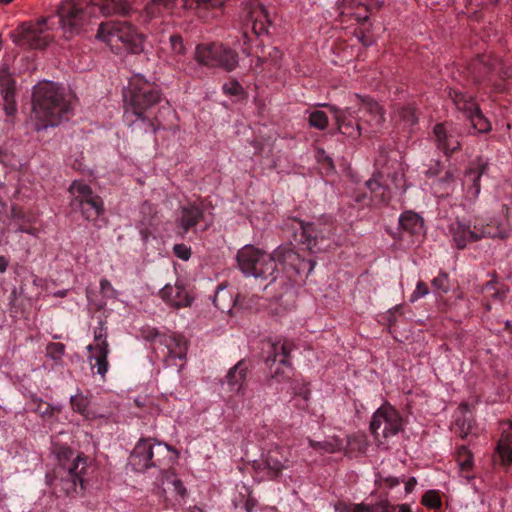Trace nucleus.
I'll list each match as a JSON object with an SVG mask.
<instances>
[{"label": "nucleus", "instance_id": "f257e3e1", "mask_svg": "<svg viewBox=\"0 0 512 512\" xmlns=\"http://www.w3.org/2000/svg\"><path fill=\"white\" fill-rule=\"evenodd\" d=\"M137 0H104L101 5L87 0H65L58 8L59 22L66 38L79 34L92 17L126 15L135 10Z\"/></svg>", "mask_w": 512, "mask_h": 512}, {"label": "nucleus", "instance_id": "f03ea898", "mask_svg": "<svg viewBox=\"0 0 512 512\" xmlns=\"http://www.w3.org/2000/svg\"><path fill=\"white\" fill-rule=\"evenodd\" d=\"M71 100L72 96L65 94L55 83H38L33 91L31 118L35 121L34 129L39 132L49 126H57L62 119H67L72 110Z\"/></svg>", "mask_w": 512, "mask_h": 512}, {"label": "nucleus", "instance_id": "7ed1b4c3", "mask_svg": "<svg viewBox=\"0 0 512 512\" xmlns=\"http://www.w3.org/2000/svg\"><path fill=\"white\" fill-rule=\"evenodd\" d=\"M161 100L159 88L141 76L131 79L129 85V96L125 99L124 121L129 127L138 126L144 132H156L157 126L145 112Z\"/></svg>", "mask_w": 512, "mask_h": 512}, {"label": "nucleus", "instance_id": "20e7f679", "mask_svg": "<svg viewBox=\"0 0 512 512\" xmlns=\"http://www.w3.org/2000/svg\"><path fill=\"white\" fill-rule=\"evenodd\" d=\"M377 174L365 184L370 190V199L374 204L384 203L390 199V191L382 182L386 177L398 185L404 175L402 156L397 150L381 151L375 161Z\"/></svg>", "mask_w": 512, "mask_h": 512}, {"label": "nucleus", "instance_id": "39448f33", "mask_svg": "<svg viewBox=\"0 0 512 512\" xmlns=\"http://www.w3.org/2000/svg\"><path fill=\"white\" fill-rule=\"evenodd\" d=\"M55 455L58 461L55 474L59 477L61 491L66 496H72L77 493L78 486L84 490V475L88 468V458L82 453H75L68 446L56 448Z\"/></svg>", "mask_w": 512, "mask_h": 512}, {"label": "nucleus", "instance_id": "423d86ee", "mask_svg": "<svg viewBox=\"0 0 512 512\" xmlns=\"http://www.w3.org/2000/svg\"><path fill=\"white\" fill-rule=\"evenodd\" d=\"M240 271L248 277L274 282L279 275L273 252L268 253L252 244L244 245L236 255Z\"/></svg>", "mask_w": 512, "mask_h": 512}, {"label": "nucleus", "instance_id": "0eeeda50", "mask_svg": "<svg viewBox=\"0 0 512 512\" xmlns=\"http://www.w3.org/2000/svg\"><path fill=\"white\" fill-rule=\"evenodd\" d=\"M96 37L116 52L124 49L129 53L137 54L143 50V35L127 22L102 23Z\"/></svg>", "mask_w": 512, "mask_h": 512}, {"label": "nucleus", "instance_id": "6e6552de", "mask_svg": "<svg viewBox=\"0 0 512 512\" xmlns=\"http://www.w3.org/2000/svg\"><path fill=\"white\" fill-rule=\"evenodd\" d=\"M170 452L178 456V452L167 444L151 438L140 439L130 455V464L135 471L139 472L151 467H160L165 464V459Z\"/></svg>", "mask_w": 512, "mask_h": 512}, {"label": "nucleus", "instance_id": "1a4fd4ad", "mask_svg": "<svg viewBox=\"0 0 512 512\" xmlns=\"http://www.w3.org/2000/svg\"><path fill=\"white\" fill-rule=\"evenodd\" d=\"M195 60L204 66L222 68L227 72L238 66V54L221 43H202L196 46Z\"/></svg>", "mask_w": 512, "mask_h": 512}, {"label": "nucleus", "instance_id": "9d476101", "mask_svg": "<svg viewBox=\"0 0 512 512\" xmlns=\"http://www.w3.org/2000/svg\"><path fill=\"white\" fill-rule=\"evenodd\" d=\"M274 261L280 264L290 278H307L315 267L314 259L302 258L292 247L280 245L273 251Z\"/></svg>", "mask_w": 512, "mask_h": 512}, {"label": "nucleus", "instance_id": "9b49d317", "mask_svg": "<svg viewBox=\"0 0 512 512\" xmlns=\"http://www.w3.org/2000/svg\"><path fill=\"white\" fill-rule=\"evenodd\" d=\"M16 45L32 49H42L52 40L47 32V19L35 23L21 24L11 35Z\"/></svg>", "mask_w": 512, "mask_h": 512}, {"label": "nucleus", "instance_id": "f8f14e48", "mask_svg": "<svg viewBox=\"0 0 512 512\" xmlns=\"http://www.w3.org/2000/svg\"><path fill=\"white\" fill-rule=\"evenodd\" d=\"M302 243L311 253H318L329 248L326 243L333 235V222L329 218H323L317 222L302 223Z\"/></svg>", "mask_w": 512, "mask_h": 512}, {"label": "nucleus", "instance_id": "ddd939ff", "mask_svg": "<svg viewBox=\"0 0 512 512\" xmlns=\"http://www.w3.org/2000/svg\"><path fill=\"white\" fill-rule=\"evenodd\" d=\"M403 427L402 417L389 403H384L373 414L370 429L379 437L387 439L398 434Z\"/></svg>", "mask_w": 512, "mask_h": 512}, {"label": "nucleus", "instance_id": "4468645a", "mask_svg": "<svg viewBox=\"0 0 512 512\" xmlns=\"http://www.w3.org/2000/svg\"><path fill=\"white\" fill-rule=\"evenodd\" d=\"M354 106L358 107L356 128L359 134L375 132L383 123L382 109L374 100L357 95L354 97Z\"/></svg>", "mask_w": 512, "mask_h": 512}, {"label": "nucleus", "instance_id": "2eb2a0df", "mask_svg": "<svg viewBox=\"0 0 512 512\" xmlns=\"http://www.w3.org/2000/svg\"><path fill=\"white\" fill-rule=\"evenodd\" d=\"M487 162L478 158L470 164L461 179L462 200L460 205L466 208L473 204L480 194V179L486 172Z\"/></svg>", "mask_w": 512, "mask_h": 512}, {"label": "nucleus", "instance_id": "dca6fc26", "mask_svg": "<svg viewBox=\"0 0 512 512\" xmlns=\"http://www.w3.org/2000/svg\"><path fill=\"white\" fill-rule=\"evenodd\" d=\"M456 108L462 111L470 120L472 128L477 133H487L491 130V124L480 111L477 103L471 96L459 91L450 93Z\"/></svg>", "mask_w": 512, "mask_h": 512}, {"label": "nucleus", "instance_id": "f3484780", "mask_svg": "<svg viewBox=\"0 0 512 512\" xmlns=\"http://www.w3.org/2000/svg\"><path fill=\"white\" fill-rule=\"evenodd\" d=\"M449 232L459 249H463L468 243L478 241L484 237L504 236L502 231L493 233L486 227H478L476 225L472 228L470 223H465L458 219L450 224Z\"/></svg>", "mask_w": 512, "mask_h": 512}, {"label": "nucleus", "instance_id": "a211bd4d", "mask_svg": "<svg viewBox=\"0 0 512 512\" xmlns=\"http://www.w3.org/2000/svg\"><path fill=\"white\" fill-rule=\"evenodd\" d=\"M293 349V344L287 340H277L271 344L267 362L278 363L280 367L275 369L273 378L280 380V376L286 374L291 370L290 353Z\"/></svg>", "mask_w": 512, "mask_h": 512}, {"label": "nucleus", "instance_id": "6ab92c4d", "mask_svg": "<svg viewBox=\"0 0 512 512\" xmlns=\"http://www.w3.org/2000/svg\"><path fill=\"white\" fill-rule=\"evenodd\" d=\"M246 13L248 25H251L253 32L257 36L266 35L271 25V16L267 8L257 0H252L246 5Z\"/></svg>", "mask_w": 512, "mask_h": 512}, {"label": "nucleus", "instance_id": "aec40b11", "mask_svg": "<svg viewBox=\"0 0 512 512\" xmlns=\"http://www.w3.org/2000/svg\"><path fill=\"white\" fill-rule=\"evenodd\" d=\"M264 467L267 469V475L270 479L278 478L284 469L289 467L290 450L284 446L271 447L265 458Z\"/></svg>", "mask_w": 512, "mask_h": 512}, {"label": "nucleus", "instance_id": "412c9836", "mask_svg": "<svg viewBox=\"0 0 512 512\" xmlns=\"http://www.w3.org/2000/svg\"><path fill=\"white\" fill-rule=\"evenodd\" d=\"M204 218L203 209L196 204L182 206L176 217V226L180 235L185 236L192 228L198 225Z\"/></svg>", "mask_w": 512, "mask_h": 512}, {"label": "nucleus", "instance_id": "4be33fe9", "mask_svg": "<svg viewBox=\"0 0 512 512\" xmlns=\"http://www.w3.org/2000/svg\"><path fill=\"white\" fill-rule=\"evenodd\" d=\"M167 349L166 364H172L175 359L185 360L187 355V341L181 334L169 332L161 337V344Z\"/></svg>", "mask_w": 512, "mask_h": 512}, {"label": "nucleus", "instance_id": "5701e85b", "mask_svg": "<svg viewBox=\"0 0 512 512\" xmlns=\"http://www.w3.org/2000/svg\"><path fill=\"white\" fill-rule=\"evenodd\" d=\"M437 146L445 154H450L460 147L459 135L452 124H438L434 127Z\"/></svg>", "mask_w": 512, "mask_h": 512}, {"label": "nucleus", "instance_id": "b1692460", "mask_svg": "<svg viewBox=\"0 0 512 512\" xmlns=\"http://www.w3.org/2000/svg\"><path fill=\"white\" fill-rule=\"evenodd\" d=\"M161 299L171 307L183 308L190 306L192 299L185 287L176 283L167 284L159 292Z\"/></svg>", "mask_w": 512, "mask_h": 512}, {"label": "nucleus", "instance_id": "393cba45", "mask_svg": "<svg viewBox=\"0 0 512 512\" xmlns=\"http://www.w3.org/2000/svg\"><path fill=\"white\" fill-rule=\"evenodd\" d=\"M500 431L495 453L503 465H509L512 464V422H502Z\"/></svg>", "mask_w": 512, "mask_h": 512}, {"label": "nucleus", "instance_id": "a878e982", "mask_svg": "<svg viewBox=\"0 0 512 512\" xmlns=\"http://www.w3.org/2000/svg\"><path fill=\"white\" fill-rule=\"evenodd\" d=\"M458 188L456 169H447L442 176L432 184L435 196L439 198L449 197L455 194Z\"/></svg>", "mask_w": 512, "mask_h": 512}, {"label": "nucleus", "instance_id": "bb28decb", "mask_svg": "<svg viewBox=\"0 0 512 512\" xmlns=\"http://www.w3.org/2000/svg\"><path fill=\"white\" fill-rule=\"evenodd\" d=\"M87 350L90 353L88 361L91 368H96L97 374L104 379L109 369L108 355L110 350L108 343H102L101 346H87Z\"/></svg>", "mask_w": 512, "mask_h": 512}, {"label": "nucleus", "instance_id": "cd10ccee", "mask_svg": "<svg viewBox=\"0 0 512 512\" xmlns=\"http://www.w3.org/2000/svg\"><path fill=\"white\" fill-rule=\"evenodd\" d=\"M170 52L165 61L175 69H183L185 66L186 47L179 34H172L169 37Z\"/></svg>", "mask_w": 512, "mask_h": 512}, {"label": "nucleus", "instance_id": "c85d7f7f", "mask_svg": "<svg viewBox=\"0 0 512 512\" xmlns=\"http://www.w3.org/2000/svg\"><path fill=\"white\" fill-rule=\"evenodd\" d=\"M69 192L72 195L71 206L73 208H79L98 196L87 183L81 180L73 181L69 187Z\"/></svg>", "mask_w": 512, "mask_h": 512}, {"label": "nucleus", "instance_id": "c756f323", "mask_svg": "<svg viewBox=\"0 0 512 512\" xmlns=\"http://www.w3.org/2000/svg\"><path fill=\"white\" fill-rule=\"evenodd\" d=\"M399 224L404 231L411 235H423L425 233V225L423 218L412 211H406L399 217Z\"/></svg>", "mask_w": 512, "mask_h": 512}, {"label": "nucleus", "instance_id": "7c9ffc66", "mask_svg": "<svg viewBox=\"0 0 512 512\" xmlns=\"http://www.w3.org/2000/svg\"><path fill=\"white\" fill-rule=\"evenodd\" d=\"M45 280L34 273H30L22 281L20 293L28 299L39 298L41 295Z\"/></svg>", "mask_w": 512, "mask_h": 512}, {"label": "nucleus", "instance_id": "2f4dec72", "mask_svg": "<svg viewBox=\"0 0 512 512\" xmlns=\"http://www.w3.org/2000/svg\"><path fill=\"white\" fill-rule=\"evenodd\" d=\"M177 0H151L146 7V13L150 18L172 15Z\"/></svg>", "mask_w": 512, "mask_h": 512}, {"label": "nucleus", "instance_id": "473e14b6", "mask_svg": "<svg viewBox=\"0 0 512 512\" xmlns=\"http://www.w3.org/2000/svg\"><path fill=\"white\" fill-rule=\"evenodd\" d=\"M81 215L87 220L94 222L104 213V202L98 195L89 202L77 208Z\"/></svg>", "mask_w": 512, "mask_h": 512}, {"label": "nucleus", "instance_id": "72a5a7b5", "mask_svg": "<svg viewBox=\"0 0 512 512\" xmlns=\"http://www.w3.org/2000/svg\"><path fill=\"white\" fill-rule=\"evenodd\" d=\"M247 375V366L244 361H239L226 375V380L231 389L240 391Z\"/></svg>", "mask_w": 512, "mask_h": 512}, {"label": "nucleus", "instance_id": "f704fd0d", "mask_svg": "<svg viewBox=\"0 0 512 512\" xmlns=\"http://www.w3.org/2000/svg\"><path fill=\"white\" fill-rule=\"evenodd\" d=\"M458 413L460 416H457L455 424L458 428L460 436L466 438L472 433L473 430V421L468 404L462 403L458 408Z\"/></svg>", "mask_w": 512, "mask_h": 512}, {"label": "nucleus", "instance_id": "c9c22d12", "mask_svg": "<svg viewBox=\"0 0 512 512\" xmlns=\"http://www.w3.org/2000/svg\"><path fill=\"white\" fill-rule=\"evenodd\" d=\"M308 443H309V446L313 450H315L316 452H318L320 454L334 453L336 451H339L343 446L342 441H340L338 439L325 440V441L318 442V441H314L311 438H308Z\"/></svg>", "mask_w": 512, "mask_h": 512}, {"label": "nucleus", "instance_id": "e433bc0d", "mask_svg": "<svg viewBox=\"0 0 512 512\" xmlns=\"http://www.w3.org/2000/svg\"><path fill=\"white\" fill-rule=\"evenodd\" d=\"M421 504L428 509L436 510V512H443L441 510L442 498H441V494L438 490H435V489L427 490L421 498Z\"/></svg>", "mask_w": 512, "mask_h": 512}, {"label": "nucleus", "instance_id": "4c0bfd02", "mask_svg": "<svg viewBox=\"0 0 512 512\" xmlns=\"http://www.w3.org/2000/svg\"><path fill=\"white\" fill-rule=\"evenodd\" d=\"M0 94L2 98L15 96V80L6 70L0 71Z\"/></svg>", "mask_w": 512, "mask_h": 512}, {"label": "nucleus", "instance_id": "58836bf2", "mask_svg": "<svg viewBox=\"0 0 512 512\" xmlns=\"http://www.w3.org/2000/svg\"><path fill=\"white\" fill-rule=\"evenodd\" d=\"M70 403L75 412L84 417H89V399L87 396L78 393L71 397Z\"/></svg>", "mask_w": 512, "mask_h": 512}, {"label": "nucleus", "instance_id": "ea45409f", "mask_svg": "<svg viewBox=\"0 0 512 512\" xmlns=\"http://www.w3.org/2000/svg\"><path fill=\"white\" fill-rule=\"evenodd\" d=\"M456 460L462 471H469L473 465L471 452L465 446L458 448Z\"/></svg>", "mask_w": 512, "mask_h": 512}, {"label": "nucleus", "instance_id": "a19ab883", "mask_svg": "<svg viewBox=\"0 0 512 512\" xmlns=\"http://www.w3.org/2000/svg\"><path fill=\"white\" fill-rule=\"evenodd\" d=\"M309 125L313 128L324 130L328 126V116L325 112L315 110L309 115Z\"/></svg>", "mask_w": 512, "mask_h": 512}, {"label": "nucleus", "instance_id": "79ce46f5", "mask_svg": "<svg viewBox=\"0 0 512 512\" xmlns=\"http://www.w3.org/2000/svg\"><path fill=\"white\" fill-rule=\"evenodd\" d=\"M293 391H294V397L292 400H296V398H302V401L304 402V405L302 406V408L308 409V402L310 400V395H311V391H310L308 383L296 384L293 387Z\"/></svg>", "mask_w": 512, "mask_h": 512}, {"label": "nucleus", "instance_id": "37998d69", "mask_svg": "<svg viewBox=\"0 0 512 512\" xmlns=\"http://www.w3.org/2000/svg\"><path fill=\"white\" fill-rule=\"evenodd\" d=\"M183 5L187 9L197 8L199 6L205 7H221L226 0H182Z\"/></svg>", "mask_w": 512, "mask_h": 512}, {"label": "nucleus", "instance_id": "c03bdc74", "mask_svg": "<svg viewBox=\"0 0 512 512\" xmlns=\"http://www.w3.org/2000/svg\"><path fill=\"white\" fill-rule=\"evenodd\" d=\"M3 110L11 124H14V117L17 113V102L15 96L12 97H3Z\"/></svg>", "mask_w": 512, "mask_h": 512}, {"label": "nucleus", "instance_id": "a18cd8bd", "mask_svg": "<svg viewBox=\"0 0 512 512\" xmlns=\"http://www.w3.org/2000/svg\"><path fill=\"white\" fill-rule=\"evenodd\" d=\"M65 354V345L60 342H51L46 347V355L53 360H60Z\"/></svg>", "mask_w": 512, "mask_h": 512}, {"label": "nucleus", "instance_id": "49530a36", "mask_svg": "<svg viewBox=\"0 0 512 512\" xmlns=\"http://www.w3.org/2000/svg\"><path fill=\"white\" fill-rule=\"evenodd\" d=\"M165 333H161L157 328L145 326L141 329L142 337L149 342H156L161 344V337Z\"/></svg>", "mask_w": 512, "mask_h": 512}, {"label": "nucleus", "instance_id": "de8ad7c7", "mask_svg": "<svg viewBox=\"0 0 512 512\" xmlns=\"http://www.w3.org/2000/svg\"><path fill=\"white\" fill-rule=\"evenodd\" d=\"M30 405L31 409L41 416L50 415L53 411L52 406L42 399H33Z\"/></svg>", "mask_w": 512, "mask_h": 512}, {"label": "nucleus", "instance_id": "09e8293b", "mask_svg": "<svg viewBox=\"0 0 512 512\" xmlns=\"http://www.w3.org/2000/svg\"><path fill=\"white\" fill-rule=\"evenodd\" d=\"M432 286L436 291L439 292H447L449 290V278L448 274L444 272H440L438 276H436L432 280Z\"/></svg>", "mask_w": 512, "mask_h": 512}, {"label": "nucleus", "instance_id": "8fccbe9b", "mask_svg": "<svg viewBox=\"0 0 512 512\" xmlns=\"http://www.w3.org/2000/svg\"><path fill=\"white\" fill-rule=\"evenodd\" d=\"M399 118L404 122L406 126H413L417 122V117L415 115V110L411 107H404L399 112Z\"/></svg>", "mask_w": 512, "mask_h": 512}, {"label": "nucleus", "instance_id": "3c124183", "mask_svg": "<svg viewBox=\"0 0 512 512\" xmlns=\"http://www.w3.org/2000/svg\"><path fill=\"white\" fill-rule=\"evenodd\" d=\"M102 343H108L107 330L104 323L100 322L99 327L94 330V343L89 346H101Z\"/></svg>", "mask_w": 512, "mask_h": 512}, {"label": "nucleus", "instance_id": "603ef678", "mask_svg": "<svg viewBox=\"0 0 512 512\" xmlns=\"http://www.w3.org/2000/svg\"><path fill=\"white\" fill-rule=\"evenodd\" d=\"M429 294V290L423 281H418L416 288L410 296V302L414 303Z\"/></svg>", "mask_w": 512, "mask_h": 512}, {"label": "nucleus", "instance_id": "864d4df0", "mask_svg": "<svg viewBox=\"0 0 512 512\" xmlns=\"http://www.w3.org/2000/svg\"><path fill=\"white\" fill-rule=\"evenodd\" d=\"M222 89L226 95H230V96H238L243 91L242 86L237 81H231V82L225 83L222 86Z\"/></svg>", "mask_w": 512, "mask_h": 512}, {"label": "nucleus", "instance_id": "5fc2aeb1", "mask_svg": "<svg viewBox=\"0 0 512 512\" xmlns=\"http://www.w3.org/2000/svg\"><path fill=\"white\" fill-rule=\"evenodd\" d=\"M174 254L181 260L187 261L191 257V249L185 244H175L173 247Z\"/></svg>", "mask_w": 512, "mask_h": 512}, {"label": "nucleus", "instance_id": "6e6d98bb", "mask_svg": "<svg viewBox=\"0 0 512 512\" xmlns=\"http://www.w3.org/2000/svg\"><path fill=\"white\" fill-rule=\"evenodd\" d=\"M100 291L102 294L111 296V297H117L118 291L112 286L111 282L103 278L100 280Z\"/></svg>", "mask_w": 512, "mask_h": 512}, {"label": "nucleus", "instance_id": "4d7b16f0", "mask_svg": "<svg viewBox=\"0 0 512 512\" xmlns=\"http://www.w3.org/2000/svg\"><path fill=\"white\" fill-rule=\"evenodd\" d=\"M173 487L178 495L184 496L186 494V488L184 487L181 480L175 479L173 481Z\"/></svg>", "mask_w": 512, "mask_h": 512}, {"label": "nucleus", "instance_id": "13d9d810", "mask_svg": "<svg viewBox=\"0 0 512 512\" xmlns=\"http://www.w3.org/2000/svg\"><path fill=\"white\" fill-rule=\"evenodd\" d=\"M257 506V500L252 497V496H249L247 498V500L245 501V504H244V508L247 512H252L253 509Z\"/></svg>", "mask_w": 512, "mask_h": 512}, {"label": "nucleus", "instance_id": "bf43d9fd", "mask_svg": "<svg viewBox=\"0 0 512 512\" xmlns=\"http://www.w3.org/2000/svg\"><path fill=\"white\" fill-rule=\"evenodd\" d=\"M387 512H412V509L408 504H400L392 506L391 510Z\"/></svg>", "mask_w": 512, "mask_h": 512}, {"label": "nucleus", "instance_id": "052dcab7", "mask_svg": "<svg viewBox=\"0 0 512 512\" xmlns=\"http://www.w3.org/2000/svg\"><path fill=\"white\" fill-rule=\"evenodd\" d=\"M417 485V479L415 477H410L406 482H405V491L406 493H411L415 486Z\"/></svg>", "mask_w": 512, "mask_h": 512}, {"label": "nucleus", "instance_id": "680f3d73", "mask_svg": "<svg viewBox=\"0 0 512 512\" xmlns=\"http://www.w3.org/2000/svg\"><path fill=\"white\" fill-rule=\"evenodd\" d=\"M358 39L364 46H370L373 43L372 37L365 33H362L361 36H358Z\"/></svg>", "mask_w": 512, "mask_h": 512}, {"label": "nucleus", "instance_id": "e2e57ef3", "mask_svg": "<svg viewBox=\"0 0 512 512\" xmlns=\"http://www.w3.org/2000/svg\"><path fill=\"white\" fill-rule=\"evenodd\" d=\"M9 266V260L5 256H0V273L6 272Z\"/></svg>", "mask_w": 512, "mask_h": 512}, {"label": "nucleus", "instance_id": "0e129e2a", "mask_svg": "<svg viewBox=\"0 0 512 512\" xmlns=\"http://www.w3.org/2000/svg\"><path fill=\"white\" fill-rule=\"evenodd\" d=\"M354 512H373L372 508L364 505L354 506Z\"/></svg>", "mask_w": 512, "mask_h": 512}, {"label": "nucleus", "instance_id": "69168bd1", "mask_svg": "<svg viewBox=\"0 0 512 512\" xmlns=\"http://www.w3.org/2000/svg\"><path fill=\"white\" fill-rule=\"evenodd\" d=\"M504 208H506V222L507 225H512V207H507L504 205Z\"/></svg>", "mask_w": 512, "mask_h": 512}, {"label": "nucleus", "instance_id": "338daca9", "mask_svg": "<svg viewBox=\"0 0 512 512\" xmlns=\"http://www.w3.org/2000/svg\"><path fill=\"white\" fill-rule=\"evenodd\" d=\"M386 481H387V484L390 487H394V486H397V485L400 484V480L398 478H395V477H390Z\"/></svg>", "mask_w": 512, "mask_h": 512}, {"label": "nucleus", "instance_id": "774afa93", "mask_svg": "<svg viewBox=\"0 0 512 512\" xmlns=\"http://www.w3.org/2000/svg\"><path fill=\"white\" fill-rule=\"evenodd\" d=\"M8 162V154L0 148V163L6 165Z\"/></svg>", "mask_w": 512, "mask_h": 512}]
</instances>
